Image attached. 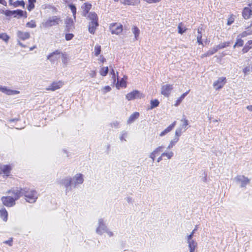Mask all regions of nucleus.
<instances>
[{"instance_id": "nucleus-1", "label": "nucleus", "mask_w": 252, "mask_h": 252, "mask_svg": "<svg viewBox=\"0 0 252 252\" xmlns=\"http://www.w3.org/2000/svg\"><path fill=\"white\" fill-rule=\"evenodd\" d=\"M10 195L1 197V201L4 205L11 207L15 205V200L20 197V192L19 189H14L9 192Z\"/></svg>"}, {"instance_id": "nucleus-2", "label": "nucleus", "mask_w": 252, "mask_h": 252, "mask_svg": "<svg viewBox=\"0 0 252 252\" xmlns=\"http://www.w3.org/2000/svg\"><path fill=\"white\" fill-rule=\"evenodd\" d=\"M62 20L60 16H52L43 20L40 25V27L44 29H48L53 26L59 25Z\"/></svg>"}, {"instance_id": "nucleus-3", "label": "nucleus", "mask_w": 252, "mask_h": 252, "mask_svg": "<svg viewBox=\"0 0 252 252\" xmlns=\"http://www.w3.org/2000/svg\"><path fill=\"white\" fill-rule=\"evenodd\" d=\"M20 196L24 195L26 200L30 203H34L37 198V192L35 190L30 189H21Z\"/></svg>"}, {"instance_id": "nucleus-4", "label": "nucleus", "mask_w": 252, "mask_h": 252, "mask_svg": "<svg viewBox=\"0 0 252 252\" xmlns=\"http://www.w3.org/2000/svg\"><path fill=\"white\" fill-rule=\"evenodd\" d=\"M88 18L91 21L89 24V31L91 33L94 34L98 26L97 16L95 13L92 12L89 14Z\"/></svg>"}, {"instance_id": "nucleus-5", "label": "nucleus", "mask_w": 252, "mask_h": 252, "mask_svg": "<svg viewBox=\"0 0 252 252\" xmlns=\"http://www.w3.org/2000/svg\"><path fill=\"white\" fill-rule=\"evenodd\" d=\"M189 252H195L197 248V243L195 239L191 237V235H187L185 237Z\"/></svg>"}, {"instance_id": "nucleus-6", "label": "nucleus", "mask_w": 252, "mask_h": 252, "mask_svg": "<svg viewBox=\"0 0 252 252\" xmlns=\"http://www.w3.org/2000/svg\"><path fill=\"white\" fill-rule=\"evenodd\" d=\"M110 30L112 34L120 35L123 32V25L119 23H112L110 25Z\"/></svg>"}, {"instance_id": "nucleus-7", "label": "nucleus", "mask_w": 252, "mask_h": 252, "mask_svg": "<svg viewBox=\"0 0 252 252\" xmlns=\"http://www.w3.org/2000/svg\"><path fill=\"white\" fill-rule=\"evenodd\" d=\"M107 228L104 220L102 219H99L98 221V226L95 230L96 233L98 235H102Z\"/></svg>"}, {"instance_id": "nucleus-8", "label": "nucleus", "mask_w": 252, "mask_h": 252, "mask_svg": "<svg viewBox=\"0 0 252 252\" xmlns=\"http://www.w3.org/2000/svg\"><path fill=\"white\" fill-rule=\"evenodd\" d=\"M71 179L72 185L74 187L83 184L84 180L83 175L81 173H77Z\"/></svg>"}, {"instance_id": "nucleus-9", "label": "nucleus", "mask_w": 252, "mask_h": 252, "mask_svg": "<svg viewBox=\"0 0 252 252\" xmlns=\"http://www.w3.org/2000/svg\"><path fill=\"white\" fill-rule=\"evenodd\" d=\"M173 89V85L166 84L161 88V94L165 97H169Z\"/></svg>"}, {"instance_id": "nucleus-10", "label": "nucleus", "mask_w": 252, "mask_h": 252, "mask_svg": "<svg viewBox=\"0 0 252 252\" xmlns=\"http://www.w3.org/2000/svg\"><path fill=\"white\" fill-rule=\"evenodd\" d=\"M226 83V78L221 77L219 78L213 83V87L215 90H218L221 89Z\"/></svg>"}, {"instance_id": "nucleus-11", "label": "nucleus", "mask_w": 252, "mask_h": 252, "mask_svg": "<svg viewBox=\"0 0 252 252\" xmlns=\"http://www.w3.org/2000/svg\"><path fill=\"white\" fill-rule=\"evenodd\" d=\"M144 96L139 91L135 90L126 95V98L128 100H131L136 98H141Z\"/></svg>"}, {"instance_id": "nucleus-12", "label": "nucleus", "mask_w": 252, "mask_h": 252, "mask_svg": "<svg viewBox=\"0 0 252 252\" xmlns=\"http://www.w3.org/2000/svg\"><path fill=\"white\" fill-rule=\"evenodd\" d=\"M61 57V52L56 50L55 52H53L47 56V59L49 60L51 63H55Z\"/></svg>"}, {"instance_id": "nucleus-13", "label": "nucleus", "mask_w": 252, "mask_h": 252, "mask_svg": "<svg viewBox=\"0 0 252 252\" xmlns=\"http://www.w3.org/2000/svg\"><path fill=\"white\" fill-rule=\"evenodd\" d=\"M235 180L237 182L241 184V187H245L250 183V180L244 176H237L236 177Z\"/></svg>"}, {"instance_id": "nucleus-14", "label": "nucleus", "mask_w": 252, "mask_h": 252, "mask_svg": "<svg viewBox=\"0 0 252 252\" xmlns=\"http://www.w3.org/2000/svg\"><path fill=\"white\" fill-rule=\"evenodd\" d=\"M63 83L62 81L54 82L46 90L47 91H54L61 88Z\"/></svg>"}, {"instance_id": "nucleus-15", "label": "nucleus", "mask_w": 252, "mask_h": 252, "mask_svg": "<svg viewBox=\"0 0 252 252\" xmlns=\"http://www.w3.org/2000/svg\"><path fill=\"white\" fill-rule=\"evenodd\" d=\"M0 91L7 95H13L19 94V91L12 90L5 86L0 85Z\"/></svg>"}, {"instance_id": "nucleus-16", "label": "nucleus", "mask_w": 252, "mask_h": 252, "mask_svg": "<svg viewBox=\"0 0 252 252\" xmlns=\"http://www.w3.org/2000/svg\"><path fill=\"white\" fill-rule=\"evenodd\" d=\"M11 171V167L6 165L0 164V174H3L4 175L8 176Z\"/></svg>"}, {"instance_id": "nucleus-17", "label": "nucleus", "mask_w": 252, "mask_h": 252, "mask_svg": "<svg viewBox=\"0 0 252 252\" xmlns=\"http://www.w3.org/2000/svg\"><path fill=\"white\" fill-rule=\"evenodd\" d=\"M115 1H120L121 3L125 5H135L140 3V0H114Z\"/></svg>"}, {"instance_id": "nucleus-18", "label": "nucleus", "mask_w": 252, "mask_h": 252, "mask_svg": "<svg viewBox=\"0 0 252 252\" xmlns=\"http://www.w3.org/2000/svg\"><path fill=\"white\" fill-rule=\"evenodd\" d=\"M176 124V122L174 121L172 124L169 125L164 130H163L162 132H161L159 134V136L160 137H162V136L165 135L166 134H167V133H168L175 127Z\"/></svg>"}, {"instance_id": "nucleus-19", "label": "nucleus", "mask_w": 252, "mask_h": 252, "mask_svg": "<svg viewBox=\"0 0 252 252\" xmlns=\"http://www.w3.org/2000/svg\"><path fill=\"white\" fill-rule=\"evenodd\" d=\"M17 36L20 39L25 40L30 37V34L28 32H22L18 31L17 32Z\"/></svg>"}, {"instance_id": "nucleus-20", "label": "nucleus", "mask_w": 252, "mask_h": 252, "mask_svg": "<svg viewBox=\"0 0 252 252\" xmlns=\"http://www.w3.org/2000/svg\"><path fill=\"white\" fill-rule=\"evenodd\" d=\"M60 184L64 186L66 188H68L72 185L71 179L69 177H66L62 179L60 181Z\"/></svg>"}, {"instance_id": "nucleus-21", "label": "nucleus", "mask_w": 252, "mask_h": 252, "mask_svg": "<svg viewBox=\"0 0 252 252\" xmlns=\"http://www.w3.org/2000/svg\"><path fill=\"white\" fill-rule=\"evenodd\" d=\"M118 74V73L117 72ZM127 78L126 76H124V77L120 81L118 80V76L117 75V79L118 81L116 85V87L119 89L120 87H126V79Z\"/></svg>"}, {"instance_id": "nucleus-22", "label": "nucleus", "mask_w": 252, "mask_h": 252, "mask_svg": "<svg viewBox=\"0 0 252 252\" xmlns=\"http://www.w3.org/2000/svg\"><path fill=\"white\" fill-rule=\"evenodd\" d=\"M252 15V9L249 7H245L243 11V16L245 19H248Z\"/></svg>"}, {"instance_id": "nucleus-23", "label": "nucleus", "mask_w": 252, "mask_h": 252, "mask_svg": "<svg viewBox=\"0 0 252 252\" xmlns=\"http://www.w3.org/2000/svg\"><path fill=\"white\" fill-rule=\"evenodd\" d=\"M139 116V113L138 112H134L131 114L127 121L128 124L132 123L135 120H136Z\"/></svg>"}, {"instance_id": "nucleus-24", "label": "nucleus", "mask_w": 252, "mask_h": 252, "mask_svg": "<svg viewBox=\"0 0 252 252\" xmlns=\"http://www.w3.org/2000/svg\"><path fill=\"white\" fill-rule=\"evenodd\" d=\"M92 5L90 3L85 2L84 3L81 8L83 10L84 15L86 16V14L88 13L89 11L91 9Z\"/></svg>"}, {"instance_id": "nucleus-25", "label": "nucleus", "mask_w": 252, "mask_h": 252, "mask_svg": "<svg viewBox=\"0 0 252 252\" xmlns=\"http://www.w3.org/2000/svg\"><path fill=\"white\" fill-rule=\"evenodd\" d=\"M252 48V40H249L243 48L242 52L243 54L247 53Z\"/></svg>"}, {"instance_id": "nucleus-26", "label": "nucleus", "mask_w": 252, "mask_h": 252, "mask_svg": "<svg viewBox=\"0 0 252 252\" xmlns=\"http://www.w3.org/2000/svg\"><path fill=\"white\" fill-rule=\"evenodd\" d=\"M189 91L183 94L176 101L174 104L175 106H178L183 101L185 97L188 94Z\"/></svg>"}, {"instance_id": "nucleus-27", "label": "nucleus", "mask_w": 252, "mask_h": 252, "mask_svg": "<svg viewBox=\"0 0 252 252\" xmlns=\"http://www.w3.org/2000/svg\"><path fill=\"white\" fill-rule=\"evenodd\" d=\"M0 216L2 220L6 221L7 220V212L5 208H1L0 210Z\"/></svg>"}, {"instance_id": "nucleus-28", "label": "nucleus", "mask_w": 252, "mask_h": 252, "mask_svg": "<svg viewBox=\"0 0 252 252\" xmlns=\"http://www.w3.org/2000/svg\"><path fill=\"white\" fill-rule=\"evenodd\" d=\"M131 30L133 34L134 35L135 40H137L140 34V30L137 27L135 26H133Z\"/></svg>"}, {"instance_id": "nucleus-29", "label": "nucleus", "mask_w": 252, "mask_h": 252, "mask_svg": "<svg viewBox=\"0 0 252 252\" xmlns=\"http://www.w3.org/2000/svg\"><path fill=\"white\" fill-rule=\"evenodd\" d=\"M187 31V28L184 26L182 23L179 24L178 26V32L179 33L182 34Z\"/></svg>"}, {"instance_id": "nucleus-30", "label": "nucleus", "mask_w": 252, "mask_h": 252, "mask_svg": "<svg viewBox=\"0 0 252 252\" xmlns=\"http://www.w3.org/2000/svg\"><path fill=\"white\" fill-rule=\"evenodd\" d=\"M174 156L172 151L164 152L162 153V157H166L167 159H171Z\"/></svg>"}, {"instance_id": "nucleus-31", "label": "nucleus", "mask_w": 252, "mask_h": 252, "mask_svg": "<svg viewBox=\"0 0 252 252\" xmlns=\"http://www.w3.org/2000/svg\"><path fill=\"white\" fill-rule=\"evenodd\" d=\"M179 140H178L177 138L174 137L172 140H171L170 141L169 144H168L166 148L167 149L170 150L172 149L175 145V144L179 141Z\"/></svg>"}, {"instance_id": "nucleus-32", "label": "nucleus", "mask_w": 252, "mask_h": 252, "mask_svg": "<svg viewBox=\"0 0 252 252\" xmlns=\"http://www.w3.org/2000/svg\"><path fill=\"white\" fill-rule=\"evenodd\" d=\"M183 129H184L181 127L177 128L175 131L174 137L179 140V137L182 135V133L184 132Z\"/></svg>"}, {"instance_id": "nucleus-33", "label": "nucleus", "mask_w": 252, "mask_h": 252, "mask_svg": "<svg viewBox=\"0 0 252 252\" xmlns=\"http://www.w3.org/2000/svg\"><path fill=\"white\" fill-rule=\"evenodd\" d=\"M15 11V15H14V17H16L17 15L19 17L21 16H24L25 17H27V12H24L23 11L21 10H14Z\"/></svg>"}, {"instance_id": "nucleus-34", "label": "nucleus", "mask_w": 252, "mask_h": 252, "mask_svg": "<svg viewBox=\"0 0 252 252\" xmlns=\"http://www.w3.org/2000/svg\"><path fill=\"white\" fill-rule=\"evenodd\" d=\"M230 43L231 42L230 41L224 42L216 46V47L218 50L229 46Z\"/></svg>"}, {"instance_id": "nucleus-35", "label": "nucleus", "mask_w": 252, "mask_h": 252, "mask_svg": "<svg viewBox=\"0 0 252 252\" xmlns=\"http://www.w3.org/2000/svg\"><path fill=\"white\" fill-rule=\"evenodd\" d=\"M181 122L183 123V124L180 126V127H181L183 128V131H185L186 129H187V126L188 125V121L185 118H183L181 120Z\"/></svg>"}, {"instance_id": "nucleus-36", "label": "nucleus", "mask_w": 252, "mask_h": 252, "mask_svg": "<svg viewBox=\"0 0 252 252\" xmlns=\"http://www.w3.org/2000/svg\"><path fill=\"white\" fill-rule=\"evenodd\" d=\"M28 2L29 5L27 9L29 11H31L34 7V3L36 2V0H28Z\"/></svg>"}, {"instance_id": "nucleus-37", "label": "nucleus", "mask_w": 252, "mask_h": 252, "mask_svg": "<svg viewBox=\"0 0 252 252\" xmlns=\"http://www.w3.org/2000/svg\"><path fill=\"white\" fill-rule=\"evenodd\" d=\"M252 71V67L247 65L243 69V72L245 75H247Z\"/></svg>"}, {"instance_id": "nucleus-38", "label": "nucleus", "mask_w": 252, "mask_h": 252, "mask_svg": "<svg viewBox=\"0 0 252 252\" xmlns=\"http://www.w3.org/2000/svg\"><path fill=\"white\" fill-rule=\"evenodd\" d=\"M60 58H61V59H62L63 63L64 64L66 65L68 63V57H67V55L65 54H63V53H61Z\"/></svg>"}, {"instance_id": "nucleus-39", "label": "nucleus", "mask_w": 252, "mask_h": 252, "mask_svg": "<svg viewBox=\"0 0 252 252\" xmlns=\"http://www.w3.org/2000/svg\"><path fill=\"white\" fill-rule=\"evenodd\" d=\"M244 44V41L241 39L240 37H237L236 42L234 44L233 48H235L236 47H241Z\"/></svg>"}, {"instance_id": "nucleus-40", "label": "nucleus", "mask_w": 252, "mask_h": 252, "mask_svg": "<svg viewBox=\"0 0 252 252\" xmlns=\"http://www.w3.org/2000/svg\"><path fill=\"white\" fill-rule=\"evenodd\" d=\"M198 34L196 36L197 37V42L200 45H203V43L202 41V34L200 31V29H197Z\"/></svg>"}, {"instance_id": "nucleus-41", "label": "nucleus", "mask_w": 252, "mask_h": 252, "mask_svg": "<svg viewBox=\"0 0 252 252\" xmlns=\"http://www.w3.org/2000/svg\"><path fill=\"white\" fill-rule=\"evenodd\" d=\"M108 72V67H103L101 68L99 73L102 76H105Z\"/></svg>"}, {"instance_id": "nucleus-42", "label": "nucleus", "mask_w": 252, "mask_h": 252, "mask_svg": "<svg viewBox=\"0 0 252 252\" xmlns=\"http://www.w3.org/2000/svg\"><path fill=\"white\" fill-rule=\"evenodd\" d=\"M100 52H101V46L98 44H96L95 46L94 49V55L95 56H98L100 54Z\"/></svg>"}, {"instance_id": "nucleus-43", "label": "nucleus", "mask_w": 252, "mask_h": 252, "mask_svg": "<svg viewBox=\"0 0 252 252\" xmlns=\"http://www.w3.org/2000/svg\"><path fill=\"white\" fill-rule=\"evenodd\" d=\"M0 39L7 43L9 39V36L5 33H0Z\"/></svg>"}, {"instance_id": "nucleus-44", "label": "nucleus", "mask_w": 252, "mask_h": 252, "mask_svg": "<svg viewBox=\"0 0 252 252\" xmlns=\"http://www.w3.org/2000/svg\"><path fill=\"white\" fill-rule=\"evenodd\" d=\"M11 5H13L14 7H18L19 6H22L23 7H24L25 2L23 0H21V1L17 0L15 2H14V3L12 2Z\"/></svg>"}, {"instance_id": "nucleus-45", "label": "nucleus", "mask_w": 252, "mask_h": 252, "mask_svg": "<svg viewBox=\"0 0 252 252\" xmlns=\"http://www.w3.org/2000/svg\"><path fill=\"white\" fill-rule=\"evenodd\" d=\"M163 147L162 146H158L157 148H156L153 152L157 156L159 154V153L163 151Z\"/></svg>"}, {"instance_id": "nucleus-46", "label": "nucleus", "mask_w": 252, "mask_h": 252, "mask_svg": "<svg viewBox=\"0 0 252 252\" xmlns=\"http://www.w3.org/2000/svg\"><path fill=\"white\" fill-rule=\"evenodd\" d=\"M36 26V23L34 20H31L30 22H29L26 24V27L28 28H34Z\"/></svg>"}, {"instance_id": "nucleus-47", "label": "nucleus", "mask_w": 252, "mask_h": 252, "mask_svg": "<svg viewBox=\"0 0 252 252\" xmlns=\"http://www.w3.org/2000/svg\"><path fill=\"white\" fill-rule=\"evenodd\" d=\"M151 109L157 107L159 104V101L158 99H154L151 101Z\"/></svg>"}, {"instance_id": "nucleus-48", "label": "nucleus", "mask_w": 252, "mask_h": 252, "mask_svg": "<svg viewBox=\"0 0 252 252\" xmlns=\"http://www.w3.org/2000/svg\"><path fill=\"white\" fill-rule=\"evenodd\" d=\"M127 137V133L125 131H123L120 136V139L121 141H126V138Z\"/></svg>"}, {"instance_id": "nucleus-49", "label": "nucleus", "mask_w": 252, "mask_h": 252, "mask_svg": "<svg viewBox=\"0 0 252 252\" xmlns=\"http://www.w3.org/2000/svg\"><path fill=\"white\" fill-rule=\"evenodd\" d=\"M218 49H217L216 47L215 46L213 48L210 49L208 51V54L210 55V56L214 54L216 52L218 51Z\"/></svg>"}, {"instance_id": "nucleus-50", "label": "nucleus", "mask_w": 252, "mask_h": 252, "mask_svg": "<svg viewBox=\"0 0 252 252\" xmlns=\"http://www.w3.org/2000/svg\"><path fill=\"white\" fill-rule=\"evenodd\" d=\"M111 90V88L110 86H107L101 89V91L103 94H106Z\"/></svg>"}, {"instance_id": "nucleus-51", "label": "nucleus", "mask_w": 252, "mask_h": 252, "mask_svg": "<svg viewBox=\"0 0 252 252\" xmlns=\"http://www.w3.org/2000/svg\"><path fill=\"white\" fill-rule=\"evenodd\" d=\"M69 6L72 12L74 18H75V15H76V9L75 6L72 4L69 5Z\"/></svg>"}, {"instance_id": "nucleus-52", "label": "nucleus", "mask_w": 252, "mask_h": 252, "mask_svg": "<svg viewBox=\"0 0 252 252\" xmlns=\"http://www.w3.org/2000/svg\"><path fill=\"white\" fill-rule=\"evenodd\" d=\"M4 14L7 16H11L14 15H15V11H10V10H6L5 11Z\"/></svg>"}, {"instance_id": "nucleus-53", "label": "nucleus", "mask_w": 252, "mask_h": 252, "mask_svg": "<svg viewBox=\"0 0 252 252\" xmlns=\"http://www.w3.org/2000/svg\"><path fill=\"white\" fill-rule=\"evenodd\" d=\"M73 37V35L71 33L66 34L65 35V39L66 40H71Z\"/></svg>"}, {"instance_id": "nucleus-54", "label": "nucleus", "mask_w": 252, "mask_h": 252, "mask_svg": "<svg viewBox=\"0 0 252 252\" xmlns=\"http://www.w3.org/2000/svg\"><path fill=\"white\" fill-rule=\"evenodd\" d=\"M104 233H106L109 237H112L113 235V233L108 228L106 229Z\"/></svg>"}, {"instance_id": "nucleus-55", "label": "nucleus", "mask_w": 252, "mask_h": 252, "mask_svg": "<svg viewBox=\"0 0 252 252\" xmlns=\"http://www.w3.org/2000/svg\"><path fill=\"white\" fill-rule=\"evenodd\" d=\"M96 72L94 70H92L90 73H89V75L92 78H94L96 76Z\"/></svg>"}, {"instance_id": "nucleus-56", "label": "nucleus", "mask_w": 252, "mask_h": 252, "mask_svg": "<svg viewBox=\"0 0 252 252\" xmlns=\"http://www.w3.org/2000/svg\"><path fill=\"white\" fill-rule=\"evenodd\" d=\"M234 22V19L232 17H230L227 20V25H230L232 24Z\"/></svg>"}, {"instance_id": "nucleus-57", "label": "nucleus", "mask_w": 252, "mask_h": 252, "mask_svg": "<svg viewBox=\"0 0 252 252\" xmlns=\"http://www.w3.org/2000/svg\"><path fill=\"white\" fill-rule=\"evenodd\" d=\"M156 155L153 153V152H152V153H150V154L149 155V158H151L152 160L154 161V160H155V158H156Z\"/></svg>"}, {"instance_id": "nucleus-58", "label": "nucleus", "mask_w": 252, "mask_h": 252, "mask_svg": "<svg viewBox=\"0 0 252 252\" xmlns=\"http://www.w3.org/2000/svg\"><path fill=\"white\" fill-rule=\"evenodd\" d=\"M247 35V33L246 32H242L241 34L239 35L238 36V37H240V38L244 37Z\"/></svg>"}, {"instance_id": "nucleus-59", "label": "nucleus", "mask_w": 252, "mask_h": 252, "mask_svg": "<svg viewBox=\"0 0 252 252\" xmlns=\"http://www.w3.org/2000/svg\"><path fill=\"white\" fill-rule=\"evenodd\" d=\"M98 60L102 63H104L106 61L105 59L102 56L99 57Z\"/></svg>"}, {"instance_id": "nucleus-60", "label": "nucleus", "mask_w": 252, "mask_h": 252, "mask_svg": "<svg viewBox=\"0 0 252 252\" xmlns=\"http://www.w3.org/2000/svg\"><path fill=\"white\" fill-rule=\"evenodd\" d=\"M197 226H195V228L192 231V232L190 233V234H189V235H191V237H193V234L195 233V231L197 230Z\"/></svg>"}, {"instance_id": "nucleus-61", "label": "nucleus", "mask_w": 252, "mask_h": 252, "mask_svg": "<svg viewBox=\"0 0 252 252\" xmlns=\"http://www.w3.org/2000/svg\"><path fill=\"white\" fill-rule=\"evenodd\" d=\"M0 3L3 5H6L7 2L5 0H0Z\"/></svg>"}, {"instance_id": "nucleus-62", "label": "nucleus", "mask_w": 252, "mask_h": 252, "mask_svg": "<svg viewBox=\"0 0 252 252\" xmlns=\"http://www.w3.org/2000/svg\"><path fill=\"white\" fill-rule=\"evenodd\" d=\"M163 157H162V154H161V156L159 157L157 159V162H159L160 161H161L163 159Z\"/></svg>"}, {"instance_id": "nucleus-63", "label": "nucleus", "mask_w": 252, "mask_h": 252, "mask_svg": "<svg viewBox=\"0 0 252 252\" xmlns=\"http://www.w3.org/2000/svg\"><path fill=\"white\" fill-rule=\"evenodd\" d=\"M210 56V55L208 54V51H207V52L206 53H205V54H202V55H201V58H204V57H206Z\"/></svg>"}, {"instance_id": "nucleus-64", "label": "nucleus", "mask_w": 252, "mask_h": 252, "mask_svg": "<svg viewBox=\"0 0 252 252\" xmlns=\"http://www.w3.org/2000/svg\"><path fill=\"white\" fill-rule=\"evenodd\" d=\"M246 108L248 110L252 112V105L247 106Z\"/></svg>"}]
</instances>
